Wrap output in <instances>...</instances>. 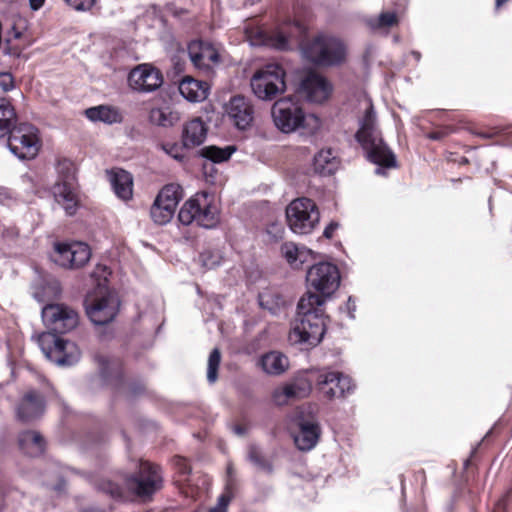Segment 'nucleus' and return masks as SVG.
<instances>
[{"mask_svg": "<svg viewBox=\"0 0 512 512\" xmlns=\"http://www.w3.org/2000/svg\"><path fill=\"white\" fill-rule=\"evenodd\" d=\"M324 299L307 291L297 305V317L290 332V340L297 344L316 346L326 330Z\"/></svg>", "mask_w": 512, "mask_h": 512, "instance_id": "obj_1", "label": "nucleus"}, {"mask_svg": "<svg viewBox=\"0 0 512 512\" xmlns=\"http://www.w3.org/2000/svg\"><path fill=\"white\" fill-rule=\"evenodd\" d=\"M362 105L364 106V112L359 118V129L355 137L366 152L367 158L378 165L375 170L376 174L384 175V168L396 167V158L383 141L371 100L365 98Z\"/></svg>", "mask_w": 512, "mask_h": 512, "instance_id": "obj_2", "label": "nucleus"}, {"mask_svg": "<svg viewBox=\"0 0 512 512\" xmlns=\"http://www.w3.org/2000/svg\"><path fill=\"white\" fill-rule=\"evenodd\" d=\"M271 115L276 128L285 134L301 130L303 134L313 135L322 125L318 116L306 114L292 97L278 99L272 106Z\"/></svg>", "mask_w": 512, "mask_h": 512, "instance_id": "obj_3", "label": "nucleus"}, {"mask_svg": "<svg viewBox=\"0 0 512 512\" xmlns=\"http://www.w3.org/2000/svg\"><path fill=\"white\" fill-rule=\"evenodd\" d=\"M302 57L320 67H332L342 64L347 55L345 43L338 37L318 33L299 43Z\"/></svg>", "mask_w": 512, "mask_h": 512, "instance_id": "obj_4", "label": "nucleus"}, {"mask_svg": "<svg viewBox=\"0 0 512 512\" xmlns=\"http://www.w3.org/2000/svg\"><path fill=\"white\" fill-rule=\"evenodd\" d=\"M178 219L183 225L195 222L198 226L211 229L220 221V210L212 195L207 192L196 193L183 204Z\"/></svg>", "mask_w": 512, "mask_h": 512, "instance_id": "obj_5", "label": "nucleus"}, {"mask_svg": "<svg viewBox=\"0 0 512 512\" xmlns=\"http://www.w3.org/2000/svg\"><path fill=\"white\" fill-rule=\"evenodd\" d=\"M286 71L279 63H268L257 69L250 79L253 94L271 101L286 91Z\"/></svg>", "mask_w": 512, "mask_h": 512, "instance_id": "obj_6", "label": "nucleus"}, {"mask_svg": "<svg viewBox=\"0 0 512 512\" xmlns=\"http://www.w3.org/2000/svg\"><path fill=\"white\" fill-rule=\"evenodd\" d=\"M306 32V27L299 21L285 23L273 31L256 29L248 35L253 46H266L280 51L292 48L291 39L301 36Z\"/></svg>", "mask_w": 512, "mask_h": 512, "instance_id": "obj_7", "label": "nucleus"}, {"mask_svg": "<svg viewBox=\"0 0 512 512\" xmlns=\"http://www.w3.org/2000/svg\"><path fill=\"white\" fill-rule=\"evenodd\" d=\"M286 218L292 232L304 235L313 231L319 222L320 214L311 199L298 198L287 206Z\"/></svg>", "mask_w": 512, "mask_h": 512, "instance_id": "obj_8", "label": "nucleus"}, {"mask_svg": "<svg viewBox=\"0 0 512 512\" xmlns=\"http://www.w3.org/2000/svg\"><path fill=\"white\" fill-rule=\"evenodd\" d=\"M38 342L45 357L59 366L74 365L81 357L75 343L65 341L52 333H42Z\"/></svg>", "mask_w": 512, "mask_h": 512, "instance_id": "obj_9", "label": "nucleus"}, {"mask_svg": "<svg viewBox=\"0 0 512 512\" xmlns=\"http://www.w3.org/2000/svg\"><path fill=\"white\" fill-rule=\"evenodd\" d=\"M38 129L29 123H20L8 133V147L20 159H33L40 149Z\"/></svg>", "mask_w": 512, "mask_h": 512, "instance_id": "obj_10", "label": "nucleus"}, {"mask_svg": "<svg viewBox=\"0 0 512 512\" xmlns=\"http://www.w3.org/2000/svg\"><path fill=\"white\" fill-rule=\"evenodd\" d=\"M306 281L310 288L323 297L324 303L340 285L338 267L330 262H320L311 266L306 274Z\"/></svg>", "mask_w": 512, "mask_h": 512, "instance_id": "obj_11", "label": "nucleus"}, {"mask_svg": "<svg viewBox=\"0 0 512 512\" xmlns=\"http://www.w3.org/2000/svg\"><path fill=\"white\" fill-rule=\"evenodd\" d=\"M42 319L45 326L54 335L64 334L73 330L79 322L78 313L71 307L60 304H48L42 309Z\"/></svg>", "mask_w": 512, "mask_h": 512, "instance_id": "obj_12", "label": "nucleus"}, {"mask_svg": "<svg viewBox=\"0 0 512 512\" xmlns=\"http://www.w3.org/2000/svg\"><path fill=\"white\" fill-rule=\"evenodd\" d=\"M125 485L139 497L151 496L162 486L160 467L148 461H141L138 475L127 478Z\"/></svg>", "mask_w": 512, "mask_h": 512, "instance_id": "obj_13", "label": "nucleus"}, {"mask_svg": "<svg viewBox=\"0 0 512 512\" xmlns=\"http://www.w3.org/2000/svg\"><path fill=\"white\" fill-rule=\"evenodd\" d=\"M91 257L89 246L83 242L56 243L52 260L64 268H80Z\"/></svg>", "mask_w": 512, "mask_h": 512, "instance_id": "obj_14", "label": "nucleus"}, {"mask_svg": "<svg viewBox=\"0 0 512 512\" xmlns=\"http://www.w3.org/2000/svg\"><path fill=\"white\" fill-rule=\"evenodd\" d=\"M119 301L114 294L106 293L86 304V312L95 325H105L117 315Z\"/></svg>", "mask_w": 512, "mask_h": 512, "instance_id": "obj_15", "label": "nucleus"}, {"mask_svg": "<svg viewBox=\"0 0 512 512\" xmlns=\"http://www.w3.org/2000/svg\"><path fill=\"white\" fill-rule=\"evenodd\" d=\"M225 113L232 124L239 130L248 129L254 120V107L250 99L235 95L224 106Z\"/></svg>", "mask_w": 512, "mask_h": 512, "instance_id": "obj_16", "label": "nucleus"}, {"mask_svg": "<svg viewBox=\"0 0 512 512\" xmlns=\"http://www.w3.org/2000/svg\"><path fill=\"white\" fill-rule=\"evenodd\" d=\"M129 85L139 92H152L158 89L163 82L159 70L149 64H141L134 68L128 77Z\"/></svg>", "mask_w": 512, "mask_h": 512, "instance_id": "obj_17", "label": "nucleus"}, {"mask_svg": "<svg viewBox=\"0 0 512 512\" xmlns=\"http://www.w3.org/2000/svg\"><path fill=\"white\" fill-rule=\"evenodd\" d=\"M318 386L329 399L343 397L353 389L350 377L336 371L321 373L318 376Z\"/></svg>", "mask_w": 512, "mask_h": 512, "instance_id": "obj_18", "label": "nucleus"}, {"mask_svg": "<svg viewBox=\"0 0 512 512\" xmlns=\"http://www.w3.org/2000/svg\"><path fill=\"white\" fill-rule=\"evenodd\" d=\"M300 89L305 98L313 103H323L333 92L331 82L317 73L308 74L301 82Z\"/></svg>", "mask_w": 512, "mask_h": 512, "instance_id": "obj_19", "label": "nucleus"}, {"mask_svg": "<svg viewBox=\"0 0 512 512\" xmlns=\"http://www.w3.org/2000/svg\"><path fill=\"white\" fill-rule=\"evenodd\" d=\"M298 432L294 434V442L301 451H310L318 443L320 426L314 417L297 419Z\"/></svg>", "mask_w": 512, "mask_h": 512, "instance_id": "obj_20", "label": "nucleus"}, {"mask_svg": "<svg viewBox=\"0 0 512 512\" xmlns=\"http://www.w3.org/2000/svg\"><path fill=\"white\" fill-rule=\"evenodd\" d=\"M45 410L44 397L37 391L31 390L24 394L17 406V417L23 422H30L41 415Z\"/></svg>", "mask_w": 512, "mask_h": 512, "instance_id": "obj_21", "label": "nucleus"}, {"mask_svg": "<svg viewBox=\"0 0 512 512\" xmlns=\"http://www.w3.org/2000/svg\"><path fill=\"white\" fill-rule=\"evenodd\" d=\"M188 55L194 66L200 69H209L212 64L219 62L217 50L201 41H193L188 45Z\"/></svg>", "mask_w": 512, "mask_h": 512, "instance_id": "obj_22", "label": "nucleus"}, {"mask_svg": "<svg viewBox=\"0 0 512 512\" xmlns=\"http://www.w3.org/2000/svg\"><path fill=\"white\" fill-rule=\"evenodd\" d=\"M310 386L306 381H294L275 388L272 400L278 406L289 404L291 401L306 397Z\"/></svg>", "mask_w": 512, "mask_h": 512, "instance_id": "obj_23", "label": "nucleus"}, {"mask_svg": "<svg viewBox=\"0 0 512 512\" xmlns=\"http://www.w3.org/2000/svg\"><path fill=\"white\" fill-rule=\"evenodd\" d=\"M55 200L65 210L66 214L72 216L79 206V197L76 183L57 182L53 188Z\"/></svg>", "mask_w": 512, "mask_h": 512, "instance_id": "obj_24", "label": "nucleus"}, {"mask_svg": "<svg viewBox=\"0 0 512 512\" xmlns=\"http://www.w3.org/2000/svg\"><path fill=\"white\" fill-rule=\"evenodd\" d=\"M180 94L189 102H202L209 94V85L190 76L184 77L179 83Z\"/></svg>", "mask_w": 512, "mask_h": 512, "instance_id": "obj_25", "label": "nucleus"}, {"mask_svg": "<svg viewBox=\"0 0 512 512\" xmlns=\"http://www.w3.org/2000/svg\"><path fill=\"white\" fill-rule=\"evenodd\" d=\"M207 136V127L200 118L187 122L182 131V144L186 148H193L202 144Z\"/></svg>", "mask_w": 512, "mask_h": 512, "instance_id": "obj_26", "label": "nucleus"}, {"mask_svg": "<svg viewBox=\"0 0 512 512\" xmlns=\"http://www.w3.org/2000/svg\"><path fill=\"white\" fill-rule=\"evenodd\" d=\"M108 176L115 194L123 200H129L133 193L132 175L123 169L115 168L108 172Z\"/></svg>", "mask_w": 512, "mask_h": 512, "instance_id": "obj_27", "label": "nucleus"}, {"mask_svg": "<svg viewBox=\"0 0 512 512\" xmlns=\"http://www.w3.org/2000/svg\"><path fill=\"white\" fill-rule=\"evenodd\" d=\"M281 253L293 268H300L304 263L314 258L312 250L304 246H298L293 242L282 244Z\"/></svg>", "mask_w": 512, "mask_h": 512, "instance_id": "obj_28", "label": "nucleus"}, {"mask_svg": "<svg viewBox=\"0 0 512 512\" xmlns=\"http://www.w3.org/2000/svg\"><path fill=\"white\" fill-rule=\"evenodd\" d=\"M86 117L93 122H103L105 124L121 123L123 115L121 111L109 105H99L85 110Z\"/></svg>", "mask_w": 512, "mask_h": 512, "instance_id": "obj_29", "label": "nucleus"}, {"mask_svg": "<svg viewBox=\"0 0 512 512\" xmlns=\"http://www.w3.org/2000/svg\"><path fill=\"white\" fill-rule=\"evenodd\" d=\"M260 364L265 373L280 375L287 370L289 361L282 353L271 351L261 357Z\"/></svg>", "mask_w": 512, "mask_h": 512, "instance_id": "obj_30", "label": "nucleus"}, {"mask_svg": "<svg viewBox=\"0 0 512 512\" xmlns=\"http://www.w3.org/2000/svg\"><path fill=\"white\" fill-rule=\"evenodd\" d=\"M44 445V440L38 432L24 431L19 435V446L29 456L41 455L44 451Z\"/></svg>", "mask_w": 512, "mask_h": 512, "instance_id": "obj_31", "label": "nucleus"}, {"mask_svg": "<svg viewBox=\"0 0 512 512\" xmlns=\"http://www.w3.org/2000/svg\"><path fill=\"white\" fill-rule=\"evenodd\" d=\"M338 161L331 149H323L314 157V169L322 175H330L336 171Z\"/></svg>", "mask_w": 512, "mask_h": 512, "instance_id": "obj_32", "label": "nucleus"}, {"mask_svg": "<svg viewBox=\"0 0 512 512\" xmlns=\"http://www.w3.org/2000/svg\"><path fill=\"white\" fill-rule=\"evenodd\" d=\"M235 151L236 147L233 145H228L225 147L209 145L203 147L199 151V154L201 157L209 160L212 163H223L228 161Z\"/></svg>", "mask_w": 512, "mask_h": 512, "instance_id": "obj_33", "label": "nucleus"}, {"mask_svg": "<svg viewBox=\"0 0 512 512\" xmlns=\"http://www.w3.org/2000/svg\"><path fill=\"white\" fill-rule=\"evenodd\" d=\"M16 119V112L11 103L6 99H0V139L13 129Z\"/></svg>", "mask_w": 512, "mask_h": 512, "instance_id": "obj_34", "label": "nucleus"}, {"mask_svg": "<svg viewBox=\"0 0 512 512\" xmlns=\"http://www.w3.org/2000/svg\"><path fill=\"white\" fill-rule=\"evenodd\" d=\"M149 118L151 123L162 127L173 126L180 119L178 113L169 108H154L150 111Z\"/></svg>", "mask_w": 512, "mask_h": 512, "instance_id": "obj_35", "label": "nucleus"}, {"mask_svg": "<svg viewBox=\"0 0 512 512\" xmlns=\"http://www.w3.org/2000/svg\"><path fill=\"white\" fill-rule=\"evenodd\" d=\"M155 200L172 208L173 210H176L180 200L178 187L173 184L166 185L161 189Z\"/></svg>", "mask_w": 512, "mask_h": 512, "instance_id": "obj_36", "label": "nucleus"}, {"mask_svg": "<svg viewBox=\"0 0 512 512\" xmlns=\"http://www.w3.org/2000/svg\"><path fill=\"white\" fill-rule=\"evenodd\" d=\"M175 210L172 208L154 201L150 209V215L152 220L159 225L167 224L173 217Z\"/></svg>", "mask_w": 512, "mask_h": 512, "instance_id": "obj_37", "label": "nucleus"}, {"mask_svg": "<svg viewBox=\"0 0 512 512\" xmlns=\"http://www.w3.org/2000/svg\"><path fill=\"white\" fill-rule=\"evenodd\" d=\"M57 172L60 179L58 182L76 183V166L71 160H59L57 164Z\"/></svg>", "mask_w": 512, "mask_h": 512, "instance_id": "obj_38", "label": "nucleus"}, {"mask_svg": "<svg viewBox=\"0 0 512 512\" xmlns=\"http://www.w3.org/2000/svg\"><path fill=\"white\" fill-rule=\"evenodd\" d=\"M221 362V353L218 348L212 350L207 363V380L215 383L218 378V368Z\"/></svg>", "mask_w": 512, "mask_h": 512, "instance_id": "obj_39", "label": "nucleus"}, {"mask_svg": "<svg viewBox=\"0 0 512 512\" xmlns=\"http://www.w3.org/2000/svg\"><path fill=\"white\" fill-rule=\"evenodd\" d=\"M222 255L217 250H205L199 256L200 264L207 269H213L220 265Z\"/></svg>", "mask_w": 512, "mask_h": 512, "instance_id": "obj_40", "label": "nucleus"}, {"mask_svg": "<svg viewBox=\"0 0 512 512\" xmlns=\"http://www.w3.org/2000/svg\"><path fill=\"white\" fill-rule=\"evenodd\" d=\"M372 29L387 28L397 23V16L393 12H383L377 18L369 20Z\"/></svg>", "mask_w": 512, "mask_h": 512, "instance_id": "obj_41", "label": "nucleus"}, {"mask_svg": "<svg viewBox=\"0 0 512 512\" xmlns=\"http://www.w3.org/2000/svg\"><path fill=\"white\" fill-rule=\"evenodd\" d=\"M248 460L254 464L259 470L270 473L272 471L271 465L265 461L262 457L260 450L258 447L251 445L248 450Z\"/></svg>", "mask_w": 512, "mask_h": 512, "instance_id": "obj_42", "label": "nucleus"}, {"mask_svg": "<svg viewBox=\"0 0 512 512\" xmlns=\"http://www.w3.org/2000/svg\"><path fill=\"white\" fill-rule=\"evenodd\" d=\"M98 489L109 494L113 498H121L123 496L122 487L110 480L101 481Z\"/></svg>", "mask_w": 512, "mask_h": 512, "instance_id": "obj_43", "label": "nucleus"}, {"mask_svg": "<svg viewBox=\"0 0 512 512\" xmlns=\"http://www.w3.org/2000/svg\"><path fill=\"white\" fill-rule=\"evenodd\" d=\"M76 11H89L95 4V0H64Z\"/></svg>", "mask_w": 512, "mask_h": 512, "instance_id": "obj_44", "label": "nucleus"}, {"mask_svg": "<svg viewBox=\"0 0 512 512\" xmlns=\"http://www.w3.org/2000/svg\"><path fill=\"white\" fill-rule=\"evenodd\" d=\"M162 148L168 155H170L171 157H173L176 160H182L184 158L183 151H182L183 149H182V147H180L177 144H174V143L164 144L162 146Z\"/></svg>", "mask_w": 512, "mask_h": 512, "instance_id": "obj_45", "label": "nucleus"}, {"mask_svg": "<svg viewBox=\"0 0 512 512\" xmlns=\"http://www.w3.org/2000/svg\"><path fill=\"white\" fill-rule=\"evenodd\" d=\"M235 471L232 463H228L226 469V493L232 495V489L235 486Z\"/></svg>", "mask_w": 512, "mask_h": 512, "instance_id": "obj_46", "label": "nucleus"}, {"mask_svg": "<svg viewBox=\"0 0 512 512\" xmlns=\"http://www.w3.org/2000/svg\"><path fill=\"white\" fill-rule=\"evenodd\" d=\"M0 88L4 91H10L14 88V78L9 72H0Z\"/></svg>", "mask_w": 512, "mask_h": 512, "instance_id": "obj_47", "label": "nucleus"}, {"mask_svg": "<svg viewBox=\"0 0 512 512\" xmlns=\"http://www.w3.org/2000/svg\"><path fill=\"white\" fill-rule=\"evenodd\" d=\"M232 498V495L222 494L218 498L216 506L212 507L208 512H227V507Z\"/></svg>", "mask_w": 512, "mask_h": 512, "instance_id": "obj_48", "label": "nucleus"}, {"mask_svg": "<svg viewBox=\"0 0 512 512\" xmlns=\"http://www.w3.org/2000/svg\"><path fill=\"white\" fill-rule=\"evenodd\" d=\"M176 465L182 474H189L191 471L190 466L188 465L186 459L184 458H177Z\"/></svg>", "mask_w": 512, "mask_h": 512, "instance_id": "obj_49", "label": "nucleus"}, {"mask_svg": "<svg viewBox=\"0 0 512 512\" xmlns=\"http://www.w3.org/2000/svg\"><path fill=\"white\" fill-rule=\"evenodd\" d=\"M337 223H330L324 230V236L326 238H331L333 236L334 231L337 229Z\"/></svg>", "mask_w": 512, "mask_h": 512, "instance_id": "obj_50", "label": "nucleus"}, {"mask_svg": "<svg viewBox=\"0 0 512 512\" xmlns=\"http://www.w3.org/2000/svg\"><path fill=\"white\" fill-rule=\"evenodd\" d=\"M447 135L445 131H435L428 134V138L431 140H441Z\"/></svg>", "mask_w": 512, "mask_h": 512, "instance_id": "obj_51", "label": "nucleus"}, {"mask_svg": "<svg viewBox=\"0 0 512 512\" xmlns=\"http://www.w3.org/2000/svg\"><path fill=\"white\" fill-rule=\"evenodd\" d=\"M45 3V0H29V6L32 10H39Z\"/></svg>", "mask_w": 512, "mask_h": 512, "instance_id": "obj_52", "label": "nucleus"}, {"mask_svg": "<svg viewBox=\"0 0 512 512\" xmlns=\"http://www.w3.org/2000/svg\"><path fill=\"white\" fill-rule=\"evenodd\" d=\"M5 53L6 54H9V55H13V56H19L20 55V50L19 49H16V48H13V49H5Z\"/></svg>", "mask_w": 512, "mask_h": 512, "instance_id": "obj_53", "label": "nucleus"}, {"mask_svg": "<svg viewBox=\"0 0 512 512\" xmlns=\"http://www.w3.org/2000/svg\"><path fill=\"white\" fill-rule=\"evenodd\" d=\"M509 0H495V6L496 9H499L504 3L508 2Z\"/></svg>", "mask_w": 512, "mask_h": 512, "instance_id": "obj_54", "label": "nucleus"}, {"mask_svg": "<svg viewBox=\"0 0 512 512\" xmlns=\"http://www.w3.org/2000/svg\"><path fill=\"white\" fill-rule=\"evenodd\" d=\"M100 362H101V364L103 365V367H102V373H103V374H105V373H106L105 365L107 364V360H105L104 358H100Z\"/></svg>", "mask_w": 512, "mask_h": 512, "instance_id": "obj_55", "label": "nucleus"}, {"mask_svg": "<svg viewBox=\"0 0 512 512\" xmlns=\"http://www.w3.org/2000/svg\"><path fill=\"white\" fill-rule=\"evenodd\" d=\"M234 430H235V432H236L237 434H239V435H242V434L244 433L243 428H242V427H240V426H236V427L234 428Z\"/></svg>", "mask_w": 512, "mask_h": 512, "instance_id": "obj_56", "label": "nucleus"}, {"mask_svg": "<svg viewBox=\"0 0 512 512\" xmlns=\"http://www.w3.org/2000/svg\"><path fill=\"white\" fill-rule=\"evenodd\" d=\"M351 304V297L348 298V305L350 306Z\"/></svg>", "mask_w": 512, "mask_h": 512, "instance_id": "obj_57", "label": "nucleus"}]
</instances>
